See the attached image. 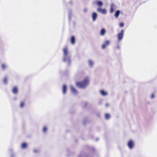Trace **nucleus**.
<instances>
[{"label": "nucleus", "mask_w": 157, "mask_h": 157, "mask_svg": "<svg viewBox=\"0 0 157 157\" xmlns=\"http://www.w3.org/2000/svg\"><path fill=\"white\" fill-rule=\"evenodd\" d=\"M89 79L88 77H86L81 82H78L76 85L77 87L81 88H85L89 84Z\"/></svg>", "instance_id": "obj_1"}, {"label": "nucleus", "mask_w": 157, "mask_h": 157, "mask_svg": "<svg viewBox=\"0 0 157 157\" xmlns=\"http://www.w3.org/2000/svg\"><path fill=\"white\" fill-rule=\"evenodd\" d=\"M63 52L64 54V58L63 61L64 62H67L68 65H69L71 63L70 57L68 56V48L67 47H65L63 49Z\"/></svg>", "instance_id": "obj_2"}, {"label": "nucleus", "mask_w": 157, "mask_h": 157, "mask_svg": "<svg viewBox=\"0 0 157 157\" xmlns=\"http://www.w3.org/2000/svg\"><path fill=\"white\" fill-rule=\"evenodd\" d=\"M124 34V31L123 30H122L118 34L117 37L119 41H121L123 39Z\"/></svg>", "instance_id": "obj_3"}, {"label": "nucleus", "mask_w": 157, "mask_h": 157, "mask_svg": "<svg viewBox=\"0 0 157 157\" xmlns=\"http://www.w3.org/2000/svg\"><path fill=\"white\" fill-rule=\"evenodd\" d=\"M134 144L132 140H130L128 144V146L130 149H132L133 147Z\"/></svg>", "instance_id": "obj_4"}, {"label": "nucleus", "mask_w": 157, "mask_h": 157, "mask_svg": "<svg viewBox=\"0 0 157 157\" xmlns=\"http://www.w3.org/2000/svg\"><path fill=\"white\" fill-rule=\"evenodd\" d=\"M109 44V41L108 40H106L104 44L102 45L101 48L104 49L105 48L106 46L108 45Z\"/></svg>", "instance_id": "obj_5"}, {"label": "nucleus", "mask_w": 157, "mask_h": 157, "mask_svg": "<svg viewBox=\"0 0 157 157\" xmlns=\"http://www.w3.org/2000/svg\"><path fill=\"white\" fill-rule=\"evenodd\" d=\"M98 11L101 13L103 14H105L106 13V11L104 9H101V8H98L97 9Z\"/></svg>", "instance_id": "obj_6"}, {"label": "nucleus", "mask_w": 157, "mask_h": 157, "mask_svg": "<svg viewBox=\"0 0 157 157\" xmlns=\"http://www.w3.org/2000/svg\"><path fill=\"white\" fill-rule=\"evenodd\" d=\"M70 88L71 91L72 93L75 94H76L77 93V91L73 86H71L70 87Z\"/></svg>", "instance_id": "obj_7"}, {"label": "nucleus", "mask_w": 157, "mask_h": 157, "mask_svg": "<svg viewBox=\"0 0 157 157\" xmlns=\"http://www.w3.org/2000/svg\"><path fill=\"white\" fill-rule=\"evenodd\" d=\"M97 17V14L95 12L93 13L92 15V18L93 21H95Z\"/></svg>", "instance_id": "obj_8"}, {"label": "nucleus", "mask_w": 157, "mask_h": 157, "mask_svg": "<svg viewBox=\"0 0 157 157\" xmlns=\"http://www.w3.org/2000/svg\"><path fill=\"white\" fill-rule=\"evenodd\" d=\"M12 91L14 94H17L18 92V89L17 87L16 86L14 87L13 88Z\"/></svg>", "instance_id": "obj_9"}, {"label": "nucleus", "mask_w": 157, "mask_h": 157, "mask_svg": "<svg viewBox=\"0 0 157 157\" xmlns=\"http://www.w3.org/2000/svg\"><path fill=\"white\" fill-rule=\"evenodd\" d=\"M70 41L71 43L72 44H73L75 43V39L74 36H71L70 39Z\"/></svg>", "instance_id": "obj_10"}, {"label": "nucleus", "mask_w": 157, "mask_h": 157, "mask_svg": "<svg viewBox=\"0 0 157 157\" xmlns=\"http://www.w3.org/2000/svg\"><path fill=\"white\" fill-rule=\"evenodd\" d=\"M67 87L66 85H64L63 86V94H65L66 92Z\"/></svg>", "instance_id": "obj_11"}, {"label": "nucleus", "mask_w": 157, "mask_h": 157, "mask_svg": "<svg viewBox=\"0 0 157 157\" xmlns=\"http://www.w3.org/2000/svg\"><path fill=\"white\" fill-rule=\"evenodd\" d=\"M105 33V30L104 29H102L100 32V34L101 36H103Z\"/></svg>", "instance_id": "obj_12"}, {"label": "nucleus", "mask_w": 157, "mask_h": 157, "mask_svg": "<svg viewBox=\"0 0 157 157\" xmlns=\"http://www.w3.org/2000/svg\"><path fill=\"white\" fill-rule=\"evenodd\" d=\"M120 13V11L119 10H117L115 13L114 16L116 18H118L119 17Z\"/></svg>", "instance_id": "obj_13"}, {"label": "nucleus", "mask_w": 157, "mask_h": 157, "mask_svg": "<svg viewBox=\"0 0 157 157\" xmlns=\"http://www.w3.org/2000/svg\"><path fill=\"white\" fill-rule=\"evenodd\" d=\"M97 5L100 7H101L103 5V3L101 1H98L97 2Z\"/></svg>", "instance_id": "obj_14"}, {"label": "nucleus", "mask_w": 157, "mask_h": 157, "mask_svg": "<svg viewBox=\"0 0 157 157\" xmlns=\"http://www.w3.org/2000/svg\"><path fill=\"white\" fill-rule=\"evenodd\" d=\"M100 93L102 95L104 96H106L107 95V93L103 90H101L100 91Z\"/></svg>", "instance_id": "obj_15"}, {"label": "nucleus", "mask_w": 157, "mask_h": 157, "mask_svg": "<svg viewBox=\"0 0 157 157\" xmlns=\"http://www.w3.org/2000/svg\"><path fill=\"white\" fill-rule=\"evenodd\" d=\"M27 146V144L25 143H24L22 144L21 147L22 148L24 149L26 148Z\"/></svg>", "instance_id": "obj_16"}, {"label": "nucleus", "mask_w": 157, "mask_h": 157, "mask_svg": "<svg viewBox=\"0 0 157 157\" xmlns=\"http://www.w3.org/2000/svg\"><path fill=\"white\" fill-rule=\"evenodd\" d=\"M105 118L106 120L109 119L110 117V116L109 114L108 113H106L105 114Z\"/></svg>", "instance_id": "obj_17"}, {"label": "nucleus", "mask_w": 157, "mask_h": 157, "mask_svg": "<svg viewBox=\"0 0 157 157\" xmlns=\"http://www.w3.org/2000/svg\"><path fill=\"white\" fill-rule=\"evenodd\" d=\"M113 5L112 4L111 6V8L110 10V13H113Z\"/></svg>", "instance_id": "obj_18"}, {"label": "nucleus", "mask_w": 157, "mask_h": 157, "mask_svg": "<svg viewBox=\"0 0 157 157\" xmlns=\"http://www.w3.org/2000/svg\"><path fill=\"white\" fill-rule=\"evenodd\" d=\"M6 66L5 64H3L2 65V67L3 69H5L6 68Z\"/></svg>", "instance_id": "obj_19"}, {"label": "nucleus", "mask_w": 157, "mask_h": 157, "mask_svg": "<svg viewBox=\"0 0 157 157\" xmlns=\"http://www.w3.org/2000/svg\"><path fill=\"white\" fill-rule=\"evenodd\" d=\"M24 102L23 101L21 102V104H20V107L21 108H23L24 106Z\"/></svg>", "instance_id": "obj_20"}, {"label": "nucleus", "mask_w": 157, "mask_h": 157, "mask_svg": "<svg viewBox=\"0 0 157 157\" xmlns=\"http://www.w3.org/2000/svg\"><path fill=\"white\" fill-rule=\"evenodd\" d=\"M7 80L6 78L5 77L4 78L3 82L4 83L6 84L7 83Z\"/></svg>", "instance_id": "obj_21"}, {"label": "nucleus", "mask_w": 157, "mask_h": 157, "mask_svg": "<svg viewBox=\"0 0 157 157\" xmlns=\"http://www.w3.org/2000/svg\"><path fill=\"white\" fill-rule=\"evenodd\" d=\"M89 65L91 66H92L93 63V61L91 60H89Z\"/></svg>", "instance_id": "obj_22"}, {"label": "nucleus", "mask_w": 157, "mask_h": 157, "mask_svg": "<svg viewBox=\"0 0 157 157\" xmlns=\"http://www.w3.org/2000/svg\"><path fill=\"white\" fill-rule=\"evenodd\" d=\"M47 128L45 127H44L43 128V131L44 132H45L47 131Z\"/></svg>", "instance_id": "obj_23"}, {"label": "nucleus", "mask_w": 157, "mask_h": 157, "mask_svg": "<svg viewBox=\"0 0 157 157\" xmlns=\"http://www.w3.org/2000/svg\"><path fill=\"white\" fill-rule=\"evenodd\" d=\"M119 26L120 27H123L124 26V24L123 22L119 24Z\"/></svg>", "instance_id": "obj_24"}, {"label": "nucleus", "mask_w": 157, "mask_h": 157, "mask_svg": "<svg viewBox=\"0 0 157 157\" xmlns=\"http://www.w3.org/2000/svg\"><path fill=\"white\" fill-rule=\"evenodd\" d=\"M117 49H120V46L119 45H117Z\"/></svg>", "instance_id": "obj_25"}, {"label": "nucleus", "mask_w": 157, "mask_h": 157, "mask_svg": "<svg viewBox=\"0 0 157 157\" xmlns=\"http://www.w3.org/2000/svg\"><path fill=\"white\" fill-rule=\"evenodd\" d=\"M154 97V94H152L151 95V98H153Z\"/></svg>", "instance_id": "obj_26"}, {"label": "nucleus", "mask_w": 157, "mask_h": 157, "mask_svg": "<svg viewBox=\"0 0 157 157\" xmlns=\"http://www.w3.org/2000/svg\"><path fill=\"white\" fill-rule=\"evenodd\" d=\"M84 11L85 12H86L87 11V9H85L84 10Z\"/></svg>", "instance_id": "obj_27"}, {"label": "nucleus", "mask_w": 157, "mask_h": 157, "mask_svg": "<svg viewBox=\"0 0 157 157\" xmlns=\"http://www.w3.org/2000/svg\"><path fill=\"white\" fill-rule=\"evenodd\" d=\"M37 151H37V150H34V152H37Z\"/></svg>", "instance_id": "obj_28"}, {"label": "nucleus", "mask_w": 157, "mask_h": 157, "mask_svg": "<svg viewBox=\"0 0 157 157\" xmlns=\"http://www.w3.org/2000/svg\"><path fill=\"white\" fill-rule=\"evenodd\" d=\"M105 105H106V107H108V105H108V103H106V104Z\"/></svg>", "instance_id": "obj_29"}]
</instances>
